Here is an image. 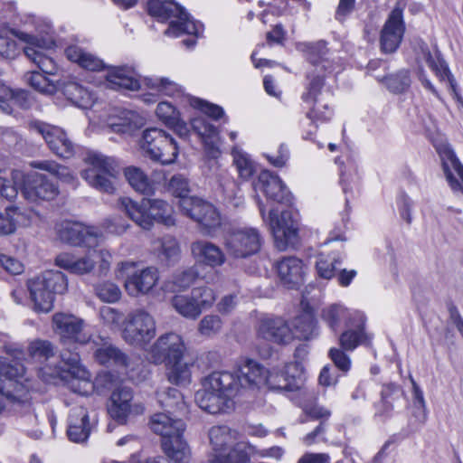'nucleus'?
<instances>
[{
  "label": "nucleus",
  "mask_w": 463,
  "mask_h": 463,
  "mask_svg": "<svg viewBox=\"0 0 463 463\" xmlns=\"http://www.w3.org/2000/svg\"><path fill=\"white\" fill-rule=\"evenodd\" d=\"M239 391L235 373L213 372L202 380V388L195 392V402L211 414L223 413L233 408V398Z\"/></svg>",
  "instance_id": "nucleus-1"
},
{
  "label": "nucleus",
  "mask_w": 463,
  "mask_h": 463,
  "mask_svg": "<svg viewBox=\"0 0 463 463\" xmlns=\"http://www.w3.org/2000/svg\"><path fill=\"white\" fill-rule=\"evenodd\" d=\"M24 24L26 26V31L12 28L9 30V33L26 44L24 48V54L43 73L54 75L57 71V65L43 52L54 43L51 37L43 35L48 34L49 25L43 24L39 18L33 15L26 16Z\"/></svg>",
  "instance_id": "nucleus-2"
},
{
  "label": "nucleus",
  "mask_w": 463,
  "mask_h": 463,
  "mask_svg": "<svg viewBox=\"0 0 463 463\" xmlns=\"http://www.w3.org/2000/svg\"><path fill=\"white\" fill-rule=\"evenodd\" d=\"M27 288L33 303V310L37 313H48L53 307L54 296L67 291L68 279L60 270L49 269L29 279Z\"/></svg>",
  "instance_id": "nucleus-3"
},
{
  "label": "nucleus",
  "mask_w": 463,
  "mask_h": 463,
  "mask_svg": "<svg viewBox=\"0 0 463 463\" xmlns=\"http://www.w3.org/2000/svg\"><path fill=\"white\" fill-rule=\"evenodd\" d=\"M147 10L150 15L162 21L175 18L165 33L168 36L178 37L183 33L198 36L203 33V24L192 20L185 10L173 1L148 0Z\"/></svg>",
  "instance_id": "nucleus-4"
},
{
  "label": "nucleus",
  "mask_w": 463,
  "mask_h": 463,
  "mask_svg": "<svg viewBox=\"0 0 463 463\" xmlns=\"http://www.w3.org/2000/svg\"><path fill=\"white\" fill-rule=\"evenodd\" d=\"M111 254L106 250H89L82 257L71 253H61L55 259V264L72 274L83 276L94 271L98 265V276H106L110 269Z\"/></svg>",
  "instance_id": "nucleus-5"
},
{
  "label": "nucleus",
  "mask_w": 463,
  "mask_h": 463,
  "mask_svg": "<svg viewBox=\"0 0 463 463\" xmlns=\"http://www.w3.org/2000/svg\"><path fill=\"white\" fill-rule=\"evenodd\" d=\"M90 166L81 172V176L92 187L103 193L113 194L115 186L112 178L118 174V165L112 157L91 153L87 157Z\"/></svg>",
  "instance_id": "nucleus-6"
},
{
  "label": "nucleus",
  "mask_w": 463,
  "mask_h": 463,
  "mask_svg": "<svg viewBox=\"0 0 463 463\" xmlns=\"http://www.w3.org/2000/svg\"><path fill=\"white\" fill-rule=\"evenodd\" d=\"M141 147L147 156L162 165L174 163L178 156V146L175 139L157 128H146L143 132Z\"/></svg>",
  "instance_id": "nucleus-7"
},
{
  "label": "nucleus",
  "mask_w": 463,
  "mask_h": 463,
  "mask_svg": "<svg viewBox=\"0 0 463 463\" xmlns=\"http://www.w3.org/2000/svg\"><path fill=\"white\" fill-rule=\"evenodd\" d=\"M156 333L154 317L144 309H136L125 319L122 337L129 345L143 347L156 336Z\"/></svg>",
  "instance_id": "nucleus-8"
},
{
  "label": "nucleus",
  "mask_w": 463,
  "mask_h": 463,
  "mask_svg": "<svg viewBox=\"0 0 463 463\" xmlns=\"http://www.w3.org/2000/svg\"><path fill=\"white\" fill-rule=\"evenodd\" d=\"M260 232L252 227L232 228L224 237V247L234 259H246L256 254L261 247Z\"/></svg>",
  "instance_id": "nucleus-9"
},
{
  "label": "nucleus",
  "mask_w": 463,
  "mask_h": 463,
  "mask_svg": "<svg viewBox=\"0 0 463 463\" xmlns=\"http://www.w3.org/2000/svg\"><path fill=\"white\" fill-rule=\"evenodd\" d=\"M307 79L308 82L301 95V99L308 109L307 117L312 121H327L332 116V111L326 101V96L329 95V92L323 90L324 77L308 75Z\"/></svg>",
  "instance_id": "nucleus-10"
},
{
  "label": "nucleus",
  "mask_w": 463,
  "mask_h": 463,
  "mask_svg": "<svg viewBox=\"0 0 463 463\" xmlns=\"http://www.w3.org/2000/svg\"><path fill=\"white\" fill-rule=\"evenodd\" d=\"M136 263L123 261L118 264V272L125 277V288L129 296L137 297L149 293L159 279L158 269L155 267H147L140 270H135Z\"/></svg>",
  "instance_id": "nucleus-11"
},
{
  "label": "nucleus",
  "mask_w": 463,
  "mask_h": 463,
  "mask_svg": "<svg viewBox=\"0 0 463 463\" xmlns=\"http://www.w3.org/2000/svg\"><path fill=\"white\" fill-rule=\"evenodd\" d=\"M179 206L186 216L199 223L206 235H212L221 225V216L217 209L202 198H184L179 201Z\"/></svg>",
  "instance_id": "nucleus-12"
},
{
  "label": "nucleus",
  "mask_w": 463,
  "mask_h": 463,
  "mask_svg": "<svg viewBox=\"0 0 463 463\" xmlns=\"http://www.w3.org/2000/svg\"><path fill=\"white\" fill-rule=\"evenodd\" d=\"M61 358L66 369L64 371L69 378V384L71 390L82 395H87L93 390V384L90 381V372L80 364V357L78 352L70 348L63 349L61 352Z\"/></svg>",
  "instance_id": "nucleus-13"
},
{
  "label": "nucleus",
  "mask_w": 463,
  "mask_h": 463,
  "mask_svg": "<svg viewBox=\"0 0 463 463\" xmlns=\"http://www.w3.org/2000/svg\"><path fill=\"white\" fill-rule=\"evenodd\" d=\"M31 131L40 134L50 149L57 156L70 158L74 154V145L62 128L40 120L29 122Z\"/></svg>",
  "instance_id": "nucleus-14"
},
{
  "label": "nucleus",
  "mask_w": 463,
  "mask_h": 463,
  "mask_svg": "<svg viewBox=\"0 0 463 463\" xmlns=\"http://www.w3.org/2000/svg\"><path fill=\"white\" fill-rule=\"evenodd\" d=\"M53 329L66 345H86L91 336L84 331V321L71 314L57 313L52 317Z\"/></svg>",
  "instance_id": "nucleus-15"
},
{
  "label": "nucleus",
  "mask_w": 463,
  "mask_h": 463,
  "mask_svg": "<svg viewBox=\"0 0 463 463\" xmlns=\"http://www.w3.org/2000/svg\"><path fill=\"white\" fill-rule=\"evenodd\" d=\"M22 193L29 202L40 203L54 200L59 195L60 190L52 179L34 172L24 177Z\"/></svg>",
  "instance_id": "nucleus-16"
},
{
  "label": "nucleus",
  "mask_w": 463,
  "mask_h": 463,
  "mask_svg": "<svg viewBox=\"0 0 463 463\" xmlns=\"http://www.w3.org/2000/svg\"><path fill=\"white\" fill-rule=\"evenodd\" d=\"M268 222L276 247L279 250H284L297 242L298 227L289 211H282L279 216L276 211L271 209Z\"/></svg>",
  "instance_id": "nucleus-17"
},
{
  "label": "nucleus",
  "mask_w": 463,
  "mask_h": 463,
  "mask_svg": "<svg viewBox=\"0 0 463 463\" xmlns=\"http://www.w3.org/2000/svg\"><path fill=\"white\" fill-rule=\"evenodd\" d=\"M58 238L73 246L92 247L98 242L101 233L94 227L84 226L80 222L61 221L55 225Z\"/></svg>",
  "instance_id": "nucleus-18"
},
{
  "label": "nucleus",
  "mask_w": 463,
  "mask_h": 463,
  "mask_svg": "<svg viewBox=\"0 0 463 463\" xmlns=\"http://www.w3.org/2000/svg\"><path fill=\"white\" fill-rule=\"evenodd\" d=\"M185 344L181 335L166 333L160 335L150 349V355L155 364H165L184 356Z\"/></svg>",
  "instance_id": "nucleus-19"
},
{
  "label": "nucleus",
  "mask_w": 463,
  "mask_h": 463,
  "mask_svg": "<svg viewBox=\"0 0 463 463\" xmlns=\"http://www.w3.org/2000/svg\"><path fill=\"white\" fill-rule=\"evenodd\" d=\"M266 387L271 391L301 392L305 386V375L298 363H290L285 366L283 373H267Z\"/></svg>",
  "instance_id": "nucleus-20"
},
{
  "label": "nucleus",
  "mask_w": 463,
  "mask_h": 463,
  "mask_svg": "<svg viewBox=\"0 0 463 463\" xmlns=\"http://www.w3.org/2000/svg\"><path fill=\"white\" fill-rule=\"evenodd\" d=\"M88 344L91 345L94 358L99 364L117 366L126 371L130 368L129 358L114 346L108 337L97 335L91 337Z\"/></svg>",
  "instance_id": "nucleus-21"
},
{
  "label": "nucleus",
  "mask_w": 463,
  "mask_h": 463,
  "mask_svg": "<svg viewBox=\"0 0 463 463\" xmlns=\"http://www.w3.org/2000/svg\"><path fill=\"white\" fill-rule=\"evenodd\" d=\"M133 392L128 387L116 389L111 396V404L109 407V413L112 419L120 424H125L129 414H142L144 405L140 402L132 403Z\"/></svg>",
  "instance_id": "nucleus-22"
},
{
  "label": "nucleus",
  "mask_w": 463,
  "mask_h": 463,
  "mask_svg": "<svg viewBox=\"0 0 463 463\" xmlns=\"http://www.w3.org/2000/svg\"><path fill=\"white\" fill-rule=\"evenodd\" d=\"M404 32L402 10L395 7L381 32V51L383 53L395 52L402 41Z\"/></svg>",
  "instance_id": "nucleus-23"
},
{
  "label": "nucleus",
  "mask_w": 463,
  "mask_h": 463,
  "mask_svg": "<svg viewBox=\"0 0 463 463\" xmlns=\"http://www.w3.org/2000/svg\"><path fill=\"white\" fill-rule=\"evenodd\" d=\"M255 190L261 191L268 200L288 205L291 203L292 195L282 180L269 170H263L254 184Z\"/></svg>",
  "instance_id": "nucleus-24"
},
{
  "label": "nucleus",
  "mask_w": 463,
  "mask_h": 463,
  "mask_svg": "<svg viewBox=\"0 0 463 463\" xmlns=\"http://www.w3.org/2000/svg\"><path fill=\"white\" fill-rule=\"evenodd\" d=\"M192 105L204 114V116L194 117L191 120L194 131L196 132L203 140L214 137L218 135L217 128L209 122L206 116L213 119H219L224 114L222 108L198 99H194Z\"/></svg>",
  "instance_id": "nucleus-25"
},
{
  "label": "nucleus",
  "mask_w": 463,
  "mask_h": 463,
  "mask_svg": "<svg viewBox=\"0 0 463 463\" xmlns=\"http://www.w3.org/2000/svg\"><path fill=\"white\" fill-rule=\"evenodd\" d=\"M234 373L240 383V389L259 390L267 383L268 369L255 360H241Z\"/></svg>",
  "instance_id": "nucleus-26"
},
{
  "label": "nucleus",
  "mask_w": 463,
  "mask_h": 463,
  "mask_svg": "<svg viewBox=\"0 0 463 463\" xmlns=\"http://www.w3.org/2000/svg\"><path fill=\"white\" fill-rule=\"evenodd\" d=\"M257 335L263 340L279 345L288 344L292 340L291 328L281 317L262 318L259 323Z\"/></svg>",
  "instance_id": "nucleus-27"
},
{
  "label": "nucleus",
  "mask_w": 463,
  "mask_h": 463,
  "mask_svg": "<svg viewBox=\"0 0 463 463\" xmlns=\"http://www.w3.org/2000/svg\"><path fill=\"white\" fill-rule=\"evenodd\" d=\"M438 152L442 160L444 174L451 189L463 192V165L457 158L454 151L448 145H441L438 147Z\"/></svg>",
  "instance_id": "nucleus-28"
},
{
  "label": "nucleus",
  "mask_w": 463,
  "mask_h": 463,
  "mask_svg": "<svg viewBox=\"0 0 463 463\" xmlns=\"http://www.w3.org/2000/svg\"><path fill=\"white\" fill-rule=\"evenodd\" d=\"M118 206L128 217L144 230L152 228L150 217V199L142 198L135 201L129 197H122L118 200Z\"/></svg>",
  "instance_id": "nucleus-29"
},
{
  "label": "nucleus",
  "mask_w": 463,
  "mask_h": 463,
  "mask_svg": "<svg viewBox=\"0 0 463 463\" xmlns=\"http://www.w3.org/2000/svg\"><path fill=\"white\" fill-rule=\"evenodd\" d=\"M191 252L196 262L211 267H221L226 261L223 250L216 244L203 240L191 244Z\"/></svg>",
  "instance_id": "nucleus-30"
},
{
  "label": "nucleus",
  "mask_w": 463,
  "mask_h": 463,
  "mask_svg": "<svg viewBox=\"0 0 463 463\" xmlns=\"http://www.w3.org/2000/svg\"><path fill=\"white\" fill-rule=\"evenodd\" d=\"M279 276L282 282L289 288H295L304 282L307 267L297 257H285L277 264Z\"/></svg>",
  "instance_id": "nucleus-31"
},
{
  "label": "nucleus",
  "mask_w": 463,
  "mask_h": 463,
  "mask_svg": "<svg viewBox=\"0 0 463 463\" xmlns=\"http://www.w3.org/2000/svg\"><path fill=\"white\" fill-rule=\"evenodd\" d=\"M172 413L158 412L150 418V428L163 439H168L178 435H184L185 423L177 417H173Z\"/></svg>",
  "instance_id": "nucleus-32"
},
{
  "label": "nucleus",
  "mask_w": 463,
  "mask_h": 463,
  "mask_svg": "<svg viewBox=\"0 0 463 463\" xmlns=\"http://www.w3.org/2000/svg\"><path fill=\"white\" fill-rule=\"evenodd\" d=\"M107 85L112 90H137L140 81L134 68L129 66H113L108 68Z\"/></svg>",
  "instance_id": "nucleus-33"
},
{
  "label": "nucleus",
  "mask_w": 463,
  "mask_h": 463,
  "mask_svg": "<svg viewBox=\"0 0 463 463\" xmlns=\"http://www.w3.org/2000/svg\"><path fill=\"white\" fill-rule=\"evenodd\" d=\"M354 321L348 323V326H355V329H348L340 336L341 346L347 351H353L358 345L372 344V338H369L365 333V317L360 312H354Z\"/></svg>",
  "instance_id": "nucleus-34"
},
{
  "label": "nucleus",
  "mask_w": 463,
  "mask_h": 463,
  "mask_svg": "<svg viewBox=\"0 0 463 463\" xmlns=\"http://www.w3.org/2000/svg\"><path fill=\"white\" fill-rule=\"evenodd\" d=\"M75 106L88 109L93 104V95L82 85L70 79L59 80V89Z\"/></svg>",
  "instance_id": "nucleus-35"
},
{
  "label": "nucleus",
  "mask_w": 463,
  "mask_h": 463,
  "mask_svg": "<svg viewBox=\"0 0 463 463\" xmlns=\"http://www.w3.org/2000/svg\"><path fill=\"white\" fill-rule=\"evenodd\" d=\"M420 60L424 61L430 66V68L436 73L437 77L440 79V80H444L445 79L448 80L449 83V88L453 93L454 98L458 102V104L463 108V98L458 92L457 82L453 78L452 74L450 73L445 61L439 59L436 60L432 56L428 47L421 48V56L418 59V61H420Z\"/></svg>",
  "instance_id": "nucleus-36"
},
{
  "label": "nucleus",
  "mask_w": 463,
  "mask_h": 463,
  "mask_svg": "<svg viewBox=\"0 0 463 463\" xmlns=\"http://www.w3.org/2000/svg\"><path fill=\"white\" fill-rule=\"evenodd\" d=\"M291 326L292 339L309 340L318 335L317 323L311 311L306 310L296 317Z\"/></svg>",
  "instance_id": "nucleus-37"
},
{
  "label": "nucleus",
  "mask_w": 463,
  "mask_h": 463,
  "mask_svg": "<svg viewBox=\"0 0 463 463\" xmlns=\"http://www.w3.org/2000/svg\"><path fill=\"white\" fill-rule=\"evenodd\" d=\"M194 364L184 360V357L175 359L165 364V375L171 383L185 386L191 383Z\"/></svg>",
  "instance_id": "nucleus-38"
},
{
  "label": "nucleus",
  "mask_w": 463,
  "mask_h": 463,
  "mask_svg": "<svg viewBox=\"0 0 463 463\" xmlns=\"http://www.w3.org/2000/svg\"><path fill=\"white\" fill-rule=\"evenodd\" d=\"M65 55L71 61L78 63L81 68L89 71H101L106 68L101 59L77 45L67 47Z\"/></svg>",
  "instance_id": "nucleus-39"
},
{
  "label": "nucleus",
  "mask_w": 463,
  "mask_h": 463,
  "mask_svg": "<svg viewBox=\"0 0 463 463\" xmlns=\"http://www.w3.org/2000/svg\"><path fill=\"white\" fill-rule=\"evenodd\" d=\"M300 400L298 402L299 406L307 416L312 419L321 420V421L326 420L331 411L322 406H319L317 402V393L313 389H309L306 386L299 392Z\"/></svg>",
  "instance_id": "nucleus-40"
},
{
  "label": "nucleus",
  "mask_w": 463,
  "mask_h": 463,
  "mask_svg": "<svg viewBox=\"0 0 463 463\" xmlns=\"http://www.w3.org/2000/svg\"><path fill=\"white\" fill-rule=\"evenodd\" d=\"M162 449L168 458L175 463H188L191 456L190 448L183 435L163 439Z\"/></svg>",
  "instance_id": "nucleus-41"
},
{
  "label": "nucleus",
  "mask_w": 463,
  "mask_h": 463,
  "mask_svg": "<svg viewBox=\"0 0 463 463\" xmlns=\"http://www.w3.org/2000/svg\"><path fill=\"white\" fill-rule=\"evenodd\" d=\"M209 439L214 453H220L233 444L238 436L235 430L227 426H213L209 430Z\"/></svg>",
  "instance_id": "nucleus-42"
},
{
  "label": "nucleus",
  "mask_w": 463,
  "mask_h": 463,
  "mask_svg": "<svg viewBox=\"0 0 463 463\" xmlns=\"http://www.w3.org/2000/svg\"><path fill=\"white\" fill-rule=\"evenodd\" d=\"M26 367L18 362L6 363L5 359L1 367L0 374L5 376L10 381H14V392L15 393H21L22 386H24L28 392V386L24 384L23 381L28 382L29 379L26 377ZM29 396V392H27Z\"/></svg>",
  "instance_id": "nucleus-43"
},
{
  "label": "nucleus",
  "mask_w": 463,
  "mask_h": 463,
  "mask_svg": "<svg viewBox=\"0 0 463 463\" xmlns=\"http://www.w3.org/2000/svg\"><path fill=\"white\" fill-rule=\"evenodd\" d=\"M342 256L339 252L318 254L316 262L317 275L325 279H331L335 276V271L342 264Z\"/></svg>",
  "instance_id": "nucleus-44"
},
{
  "label": "nucleus",
  "mask_w": 463,
  "mask_h": 463,
  "mask_svg": "<svg viewBox=\"0 0 463 463\" xmlns=\"http://www.w3.org/2000/svg\"><path fill=\"white\" fill-rule=\"evenodd\" d=\"M124 175L130 186L143 194H150L153 192V182L147 175L139 167L128 166L124 169Z\"/></svg>",
  "instance_id": "nucleus-45"
},
{
  "label": "nucleus",
  "mask_w": 463,
  "mask_h": 463,
  "mask_svg": "<svg viewBox=\"0 0 463 463\" xmlns=\"http://www.w3.org/2000/svg\"><path fill=\"white\" fill-rule=\"evenodd\" d=\"M149 211L152 226L155 222L162 223L167 227L174 226L175 224V220L173 215V207L167 202L160 199H150Z\"/></svg>",
  "instance_id": "nucleus-46"
},
{
  "label": "nucleus",
  "mask_w": 463,
  "mask_h": 463,
  "mask_svg": "<svg viewBox=\"0 0 463 463\" xmlns=\"http://www.w3.org/2000/svg\"><path fill=\"white\" fill-rule=\"evenodd\" d=\"M172 307L182 317L195 320L201 310L192 293L190 295H175L171 300Z\"/></svg>",
  "instance_id": "nucleus-47"
},
{
  "label": "nucleus",
  "mask_w": 463,
  "mask_h": 463,
  "mask_svg": "<svg viewBox=\"0 0 463 463\" xmlns=\"http://www.w3.org/2000/svg\"><path fill=\"white\" fill-rule=\"evenodd\" d=\"M10 96L5 100V104L0 102V109L6 113L13 112L12 104L18 106L23 109H30L35 102L34 97L31 92L25 90H13L10 88Z\"/></svg>",
  "instance_id": "nucleus-48"
},
{
  "label": "nucleus",
  "mask_w": 463,
  "mask_h": 463,
  "mask_svg": "<svg viewBox=\"0 0 463 463\" xmlns=\"http://www.w3.org/2000/svg\"><path fill=\"white\" fill-rule=\"evenodd\" d=\"M354 313H351L345 307L340 305H332L325 308L322 312L323 320L333 330L336 331L342 325V322L349 319V323L353 322Z\"/></svg>",
  "instance_id": "nucleus-49"
},
{
  "label": "nucleus",
  "mask_w": 463,
  "mask_h": 463,
  "mask_svg": "<svg viewBox=\"0 0 463 463\" xmlns=\"http://www.w3.org/2000/svg\"><path fill=\"white\" fill-rule=\"evenodd\" d=\"M250 456L244 443H236L228 453H214L210 458L211 463H247Z\"/></svg>",
  "instance_id": "nucleus-50"
},
{
  "label": "nucleus",
  "mask_w": 463,
  "mask_h": 463,
  "mask_svg": "<svg viewBox=\"0 0 463 463\" xmlns=\"http://www.w3.org/2000/svg\"><path fill=\"white\" fill-rule=\"evenodd\" d=\"M156 395L158 402L168 413L182 411L184 407L183 396L176 388L167 387L158 391Z\"/></svg>",
  "instance_id": "nucleus-51"
},
{
  "label": "nucleus",
  "mask_w": 463,
  "mask_h": 463,
  "mask_svg": "<svg viewBox=\"0 0 463 463\" xmlns=\"http://www.w3.org/2000/svg\"><path fill=\"white\" fill-rule=\"evenodd\" d=\"M27 353L33 362L43 364L54 356L55 351L50 341L36 339L29 344Z\"/></svg>",
  "instance_id": "nucleus-52"
},
{
  "label": "nucleus",
  "mask_w": 463,
  "mask_h": 463,
  "mask_svg": "<svg viewBox=\"0 0 463 463\" xmlns=\"http://www.w3.org/2000/svg\"><path fill=\"white\" fill-rule=\"evenodd\" d=\"M30 165L33 168L49 172L63 182L70 183L74 180V176L68 167L52 160H36L31 162Z\"/></svg>",
  "instance_id": "nucleus-53"
},
{
  "label": "nucleus",
  "mask_w": 463,
  "mask_h": 463,
  "mask_svg": "<svg viewBox=\"0 0 463 463\" xmlns=\"http://www.w3.org/2000/svg\"><path fill=\"white\" fill-rule=\"evenodd\" d=\"M298 49L306 52L307 60L315 66L326 61L325 56L327 53V49L324 41L301 43L298 44ZM322 67L326 68V65L322 64Z\"/></svg>",
  "instance_id": "nucleus-54"
},
{
  "label": "nucleus",
  "mask_w": 463,
  "mask_h": 463,
  "mask_svg": "<svg viewBox=\"0 0 463 463\" xmlns=\"http://www.w3.org/2000/svg\"><path fill=\"white\" fill-rule=\"evenodd\" d=\"M27 81L35 90L47 95L54 94L59 89V80L54 81L36 71L28 75Z\"/></svg>",
  "instance_id": "nucleus-55"
},
{
  "label": "nucleus",
  "mask_w": 463,
  "mask_h": 463,
  "mask_svg": "<svg viewBox=\"0 0 463 463\" xmlns=\"http://www.w3.org/2000/svg\"><path fill=\"white\" fill-rule=\"evenodd\" d=\"M383 84L394 93H402L406 91L411 83L410 72L406 70H402L395 74L384 77L382 80Z\"/></svg>",
  "instance_id": "nucleus-56"
},
{
  "label": "nucleus",
  "mask_w": 463,
  "mask_h": 463,
  "mask_svg": "<svg viewBox=\"0 0 463 463\" xmlns=\"http://www.w3.org/2000/svg\"><path fill=\"white\" fill-rule=\"evenodd\" d=\"M233 164L235 165L240 176L245 180L249 179L254 173V163L250 156L241 149L234 146L232 151Z\"/></svg>",
  "instance_id": "nucleus-57"
},
{
  "label": "nucleus",
  "mask_w": 463,
  "mask_h": 463,
  "mask_svg": "<svg viewBox=\"0 0 463 463\" xmlns=\"http://www.w3.org/2000/svg\"><path fill=\"white\" fill-rule=\"evenodd\" d=\"M97 297L103 302L115 303L121 298V290L118 286L110 281H105L95 287Z\"/></svg>",
  "instance_id": "nucleus-58"
},
{
  "label": "nucleus",
  "mask_w": 463,
  "mask_h": 463,
  "mask_svg": "<svg viewBox=\"0 0 463 463\" xmlns=\"http://www.w3.org/2000/svg\"><path fill=\"white\" fill-rule=\"evenodd\" d=\"M218 159L219 158L204 157L203 172L206 176L214 178L219 182L220 185L223 186V181L228 177V172L222 167Z\"/></svg>",
  "instance_id": "nucleus-59"
},
{
  "label": "nucleus",
  "mask_w": 463,
  "mask_h": 463,
  "mask_svg": "<svg viewBox=\"0 0 463 463\" xmlns=\"http://www.w3.org/2000/svg\"><path fill=\"white\" fill-rule=\"evenodd\" d=\"M160 257L168 263L175 262L180 256V247L178 241L171 236H165L160 242Z\"/></svg>",
  "instance_id": "nucleus-60"
},
{
  "label": "nucleus",
  "mask_w": 463,
  "mask_h": 463,
  "mask_svg": "<svg viewBox=\"0 0 463 463\" xmlns=\"http://www.w3.org/2000/svg\"><path fill=\"white\" fill-rule=\"evenodd\" d=\"M167 189L175 196L179 197L180 201L184 198H190L189 180L182 174L174 175L168 181Z\"/></svg>",
  "instance_id": "nucleus-61"
},
{
  "label": "nucleus",
  "mask_w": 463,
  "mask_h": 463,
  "mask_svg": "<svg viewBox=\"0 0 463 463\" xmlns=\"http://www.w3.org/2000/svg\"><path fill=\"white\" fill-rule=\"evenodd\" d=\"M191 293L193 294L195 302H197L201 312L212 307L216 300V293L213 288L207 286L194 288Z\"/></svg>",
  "instance_id": "nucleus-62"
},
{
  "label": "nucleus",
  "mask_w": 463,
  "mask_h": 463,
  "mask_svg": "<svg viewBox=\"0 0 463 463\" xmlns=\"http://www.w3.org/2000/svg\"><path fill=\"white\" fill-rule=\"evenodd\" d=\"M20 54L16 41L7 32L0 31V56L4 59L14 60Z\"/></svg>",
  "instance_id": "nucleus-63"
},
{
  "label": "nucleus",
  "mask_w": 463,
  "mask_h": 463,
  "mask_svg": "<svg viewBox=\"0 0 463 463\" xmlns=\"http://www.w3.org/2000/svg\"><path fill=\"white\" fill-rule=\"evenodd\" d=\"M222 327V321L219 316L207 315L201 319L198 331L202 335L211 337L220 333Z\"/></svg>",
  "instance_id": "nucleus-64"
}]
</instances>
